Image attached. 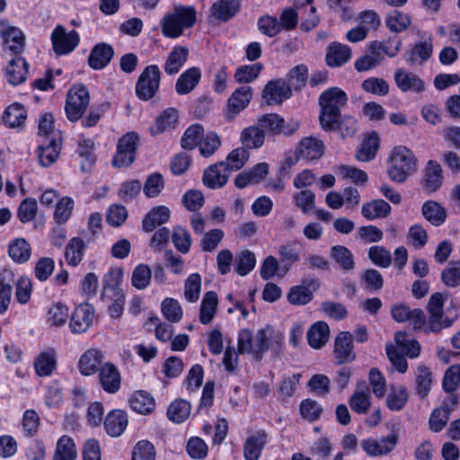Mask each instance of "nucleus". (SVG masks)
I'll use <instances>...</instances> for the list:
<instances>
[{
	"instance_id": "1",
	"label": "nucleus",
	"mask_w": 460,
	"mask_h": 460,
	"mask_svg": "<svg viewBox=\"0 0 460 460\" xmlns=\"http://www.w3.org/2000/svg\"><path fill=\"white\" fill-rule=\"evenodd\" d=\"M348 94L339 87H330L318 99L320 106L319 122L322 128H332L347 106Z\"/></svg>"
},
{
	"instance_id": "2",
	"label": "nucleus",
	"mask_w": 460,
	"mask_h": 460,
	"mask_svg": "<svg viewBox=\"0 0 460 460\" xmlns=\"http://www.w3.org/2000/svg\"><path fill=\"white\" fill-rule=\"evenodd\" d=\"M196 10L193 6L177 5L172 12L166 13L160 22L164 37L176 39L196 23Z\"/></svg>"
},
{
	"instance_id": "3",
	"label": "nucleus",
	"mask_w": 460,
	"mask_h": 460,
	"mask_svg": "<svg viewBox=\"0 0 460 460\" xmlns=\"http://www.w3.org/2000/svg\"><path fill=\"white\" fill-rule=\"evenodd\" d=\"M388 175L397 183L404 182L417 171V159L406 146H395L388 156Z\"/></svg>"
},
{
	"instance_id": "4",
	"label": "nucleus",
	"mask_w": 460,
	"mask_h": 460,
	"mask_svg": "<svg viewBox=\"0 0 460 460\" xmlns=\"http://www.w3.org/2000/svg\"><path fill=\"white\" fill-rule=\"evenodd\" d=\"M90 103V94L87 88L77 84L71 87L66 94L65 111L67 119L75 122L86 111Z\"/></svg>"
},
{
	"instance_id": "5",
	"label": "nucleus",
	"mask_w": 460,
	"mask_h": 460,
	"mask_svg": "<svg viewBox=\"0 0 460 460\" xmlns=\"http://www.w3.org/2000/svg\"><path fill=\"white\" fill-rule=\"evenodd\" d=\"M161 72L156 65H149L140 74L136 84V94L141 101L151 100L160 85Z\"/></svg>"
},
{
	"instance_id": "6",
	"label": "nucleus",
	"mask_w": 460,
	"mask_h": 460,
	"mask_svg": "<svg viewBox=\"0 0 460 460\" xmlns=\"http://www.w3.org/2000/svg\"><path fill=\"white\" fill-rule=\"evenodd\" d=\"M399 435L394 431L387 436L370 437L361 440L360 446L365 454L370 457H381L389 455L396 447Z\"/></svg>"
},
{
	"instance_id": "7",
	"label": "nucleus",
	"mask_w": 460,
	"mask_h": 460,
	"mask_svg": "<svg viewBox=\"0 0 460 460\" xmlns=\"http://www.w3.org/2000/svg\"><path fill=\"white\" fill-rule=\"evenodd\" d=\"M443 295L437 292L429 297L427 309L429 312L428 331L438 332L445 328L452 325L453 320L444 314Z\"/></svg>"
},
{
	"instance_id": "8",
	"label": "nucleus",
	"mask_w": 460,
	"mask_h": 460,
	"mask_svg": "<svg viewBox=\"0 0 460 460\" xmlns=\"http://www.w3.org/2000/svg\"><path fill=\"white\" fill-rule=\"evenodd\" d=\"M290 85L286 79L279 78L269 81L261 92V98L266 105H279L292 96Z\"/></svg>"
},
{
	"instance_id": "9",
	"label": "nucleus",
	"mask_w": 460,
	"mask_h": 460,
	"mask_svg": "<svg viewBox=\"0 0 460 460\" xmlns=\"http://www.w3.org/2000/svg\"><path fill=\"white\" fill-rule=\"evenodd\" d=\"M51 41L55 53L61 56L72 52L78 46L80 37L76 31L66 32L63 26L58 25L51 33Z\"/></svg>"
},
{
	"instance_id": "10",
	"label": "nucleus",
	"mask_w": 460,
	"mask_h": 460,
	"mask_svg": "<svg viewBox=\"0 0 460 460\" xmlns=\"http://www.w3.org/2000/svg\"><path fill=\"white\" fill-rule=\"evenodd\" d=\"M258 124L262 128H267L273 135L283 134L286 136L293 135L299 128V123L296 120H286L276 113H270L261 116L258 119Z\"/></svg>"
},
{
	"instance_id": "11",
	"label": "nucleus",
	"mask_w": 460,
	"mask_h": 460,
	"mask_svg": "<svg viewBox=\"0 0 460 460\" xmlns=\"http://www.w3.org/2000/svg\"><path fill=\"white\" fill-rule=\"evenodd\" d=\"M443 170L436 161L429 160L423 169L420 185L422 190L427 194L438 191L443 183Z\"/></svg>"
},
{
	"instance_id": "12",
	"label": "nucleus",
	"mask_w": 460,
	"mask_h": 460,
	"mask_svg": "<svg viewBox=\"0 0 460 460\" xmlns=\"http://www.w3.org/2000/svg\"><path fill=\"white\" fill-rule=\"evenodd\" d=\"M3 50L10 57H21L25 47V36L16 27H9L2 33Z\"/></svg>"
},
{
	"instance_id": "13",
	"label": "nucleus",
	"mask_w": 460,
	"mask_h": 460,
	"mask_svg": "<svg viewBox=\"0 0 460 460\" xmlns=\"http://www.w3.org/2000/svg\"><path fill=\"white\" fill-rule=\"evenodd\" d=\"M231 174L229 169L223 162L210 165L204 171L202 181L209 189L224 187Z\"/></svg>"
},
{
	"instance_id": "14",
	"label": "nucleus",
	"mask_w": 460,
	"mask_h": 460,
	"mask_svg": "<svg viewBox=\"0 0 460 460\" xmlns=\"http://www.w3.org/2000/svg\"><path fill=\"white\" fill-rule=\"evenodd\" d=\"M319 287L314 279H303L301 285L290 288L288 294V300L292 305H305L313 299V291Z\"/></svg>"
},
{
	"instance_id": "15",
	"label": "nucleus",
	"mask_w": 460,
	"mask_h": 460,
	"mask_svg": "<svg viewBox=\"0 0 460 460\" xmlns=\"http://www.w3.org/2000/svg\"><path fill=\"white\" fill-rule=\"evenodd\" d=\"M113 57V47L106 42H100L93 47L87 63L91 68L102 70L111 63Z\"/></svg>"
},
{
	"instance_id": "16",
	"label": "nucleus",
	"mask_w": 460,
	"mask_h": 460,
	"mask_svg": "<svg viewBox=\"0 0 460 460\" xmlns=\"http://www.w3.org/2000/svg\"><path fill=\"white\" fill-rule=\"evenodd\" d=\"M394 82L397 87L403 93H420L425 91L424 81L412 72L397 69L394 72Z\"/></svg>"
},
{
	"instance_id": "17",
	"label": "nucleus",
	"mask_w": 460,
	"mask_h": 460,
	"mask_svg": "<svg viewBox=\"0 0 460 460\" xmlns=\"http://www.w3.org/2000/svg\"><path fill=\"white\" fill-rule=\"evenodd\" d=\"M203 139V144H220L221 142L219 136L216 132L209 131L204 136L203 126L199 123H194L185 130L181 137V144H202L201 141Z\"/></svg>"
},
{
	"instance_id": "18",
	"label": "nucleus",
	"mask_w": 460,
	"mask_h": 460,
	"mask_svg": "<svg viewBox=\"0 0 460 460\" xmlns=\"http://www.w3.org/2000/svg\"><path fill=\"white\" fill-rule=\"evenodd\" d=\"M353 336L349 332H341L335 338L334 355L339 364L355 359L356 354L352 346Z\"/></svg>"
},
{
	"instance_id": "19",
	"label": "nucleus",
	"mask_w": 460,
	"mask_h": 460,
	"mask_svg": "<svg viewBox=\"0 0 460 460\" xmlns=\"http://www.w3.org/2000/svg\"><path fill=\"white\" fill-rule=\"evenodd\" d=\"M94 309L89 304L78 305L70 319V327L75 333L85 332L92 323Z\"/></svg>"
},
{
	"instance_id": "20",
	"label": "nucleus",
	"mask_w": 460,
	"mask_h": 460,
	"mask_svg": "<svg viewBox=\"0 0 460 460\" xmlns=\"http://www.w3.org/2000/svg\"><path fill=\"white\" fill-rule=\"evenodd\" d=\"M99 380L106 393L115 394L120 387V374L118 368L111 363H106L100 367Z\"/></svg>"
},
{
	"instance_id": "21",
	"label": "nucleus",
	"mask_w": 460,
	"mask_h": 460,
	"mask_svg": "<svg viewBox=\"0 0 460 460\" xmlns=\"http://www.w3.org/2000/svg\"><path fill=\"white\" fill-rule=\"evenodd\" d=\"M29 65L22 57H11L5 68V75L9 84L19 85L22 84L28 74Z\"/></svg>"
},
{
	"instance_id": "22",
	"label": "nucleus",
	"mask_w": 460,
	"mask_h": 460,
	"mask_svg": "<svg viewBox=\"0 0 460 460\" xmlns=\"http://www.w3.org/2000/svg\"><path fill=\"white\" fill-rule=\"evenodd\" d=\"M268 434L259 430L248 437L243 444V457L245 460H259L262 449L267 443Z\"/></svg>"
},
{
	"instance_id": "23",
	"label": "nucleus",
	"mask_w": 460,
	"mask_h": 460,
	"mask_svg": "<svg viewBox=\"0 0 460 460\" xmlns=\"http://www.w3.org/2000/svg\"><path fill=\"white\" fill-rule=\"evenodd\" d=\"M34 369L39 376H49L57 367V352L49 348L40 352L34 359Z\"/></svg>"
},
{
	"instance_id": "24",
	"label": "nucleus",
	"mask_w": 460,
	"mask_h": 460,
	"mask_svg": "<svg viewBox=\"0 0 460 460\" xmlns=\"http://www.w3.org/2000/svg\"><path fill=\"white\" fill-rule=\"evenodd\" d=\"M252 97V89L249 85H243L234 90L227 101L228 112L235 115L243 111Z\"/></svg>"
},
{
	"instance_id": "25",
	"label": "nucleus",
	"mask_w": 460,
	"mask_h": 460,
	"mask_svg": "<svg viewBox=\"0 0 460 460\" xmlns=\"http://www.w3.org/2000/svg\"><path fill=\"white\" fill-rule=\"evenodd\" d=\"M201 78V71L193 66L184 71L177 79L175 91L179 95L190 93L198 85Z\"/></svg>"
},
{
	"instance_id": "26",
	"label": "nucleus",
	"mask_w": 460,
	"mask_h": 460,
	"mask_svg": "<svg viewBox=\"0 0 460 460\" xmlns=\"http://www.w3.org/2000/svg\"><path fill=\"white\" fill-rule=\"evenodd\" d=\"M171 211L165 206L153 208L143 218L142 228L145 232H152L157 226L164 225L169 221Z\"/></svg>"
},
{
	"instance_id": "27",
	"label": "nucleus",
	"mask_w": 460,
	"mask_h": 460,
	"mask_svg": "<svg viewBox=\"0 0 460 460\" xmlns=\"http://www.w3.org/2000/svg\"><path fill=\"white\" fill-rule=\"evenodd\" d=\"M128 425V416L125 411L113 410L109 412L104 420L106 432L111 437L120 436Z\"/></svg>"
},
{
	"instance_id": "28",
	"label": "nucleus",
	"mask_w": 460,
	"mask_h": 460,
	"mask_svg": "<svg viewBox=\"0 0 460 460\" xmlns=\"http://www.w3.org/2000/svg\"><path fill=\"white\" fill-rule=\"evenodd\" d=\"M421 214L434 226L443 225L447 217L446 208L438 202L431 199L422 204Z\"/></svg>"
},
{
	"instance_id": "29",
	"label": "nucleus",
	"mask_w": 460,
	"mask_h": 460,
	"mask_svg": "<svg viewBox=\"0 0 460 460\" xmlns=\"http://www.w3.org/2000/svg\"><path fill=\"white\" fill-rule=\"evenodd\" d=\"M103 359V354L96 349L86 350L80 358L78 367L82 375L90 376L100 369L99 366Z\"/></svg>"
},
{
	"instance_id": "30",
	"label": "nucleus",
	"mask_w": 460,
	"mask_h": 460,
	"mask_svg": "<svg viewBox=\"0 0 460 460\" xmlns=\"http://www.w3.org/2000/svg\"><path fill=\"white\" fill-rule=\"evenodd\" d=\"M351 58V49L347 45L333 42L327 50L326 63L329 66L338 67L347 63Z\"/></svg>"
},
{
	"instance_id": "31",
	"label": "nucleus",
	"mask_w": 460,
	"mask_h": 460,
	"mask_svg": "<svg viewBox=\"0 0 460 460\" xmlns=\"http://www.w3.org/2000/svg\"><path fill=\"white\" fill-rule=\"evenodd\" d=\"M189 49L184 46H176L169 53L164 64V71L167 75L177 74L188 59Z\"/></svg>"
},
{
	"instance_id": "32",
	"label": "nucleus",
	"mask_w": 460,
	"mask_h": 460,
	"mask_svg": "<svg viewBox=\"0 0 460 460\" xmlns=\"http://www.w3.org/2000/svg\"><path fill=\"white\" fill-rule=\"evenodd\" d=\"M433 52L431 40L419 41L405 55V59L410 65H421L429 59Z\"/></svg>"
},
{
	"instance_id": "33",
	"label": "nucleus",
	"mask_w": 460,
	"mask_h": 460,
	"mask_svg": "<svg viewBox=\"0 0 460 460\" xmlns=\"http://www.w3.org/2000/svg\"><path fill=\"white\" fill-rule=\"evenodd\" d=\"M240 0H218L211 7L212 14L222 22L232 19L240 10Z\"/></svg>"
},
{
	"instance_id": "34",
	"label": "nucleus",
	"mask_w": 460,
	"mask_h": 460,
	"mask_svg": "<svg viewBox=\"0 0 460 460\" xmlns=\"http://www.w3.org/2000/svg\"><path fill=\"white\" fill-rule=\"evenodd\" d=\"M308 344L314 349H321L326 344L330 337V329L325 322L314 323L307 332Z\"/></svg>"
},
{
	"instance_id": "35",
	"label": "nucleus",
	"mask_w": 460,
	"mask_h": 460,
	"mask_svg": "<svg viewBox=\"0 0 460 460\" xmlns=\"http://www.w3.org/2000/svg\"><path fill=\"white\" fill-rule=\"evenodd\" d=\"M391 206L384 199H374L362 206L361 213L368 220L385 218L391 214Z\"/></svg>"
},
{
	"instance_id": "36",
	"label": "nucleus",
	"mask_w": 460,
	"mask_h": 460,
	"mask_svg": "<svg viewBox=\"0 0 460 460\" xmlns=\"http://www.w3.org/2000/svg\"><path fill=\"white\" fill-rule=\"evenodd\" d=\"M433 382L431 370L424 366L419 365L416 371L415 390L420 399L428 397Z\"/></svg>"
},
{
	"instance_id": "37",
	"label": "nucleus",
	"mask_w": 460,
	"mask_h": 460,
	"mask_svg": "<svg viewBox=\"0 0 460 460\" xmlns=\"http://www.w3.org/2000/svg\"><path fill=\"white\" fill-rule=\"evenodd\" d=\"M26 119L27 113L24 107L17 102L9 105L3 114V122L8 128L22 127Z\"/></svg>"
},
{
	"instance_id": "38",
	"label": "nucleus",
	"mask_w": 460,
	"mask_h": 460,
	"mask_svg": "<svg viewBox=\"0 0 460 460\" xmlns=\"http://www.w3.org/2000/svg\"><path fill=\"white\" fill-rule=\"evenodd\" d=\"M131 409L141 414L151 413L155 407L154 397L146 391H137L129 399Z\"/></svg>"
},
{
	"instance_id": "39",
	"label": "nucleus",
	"mask_w": 460,
	"mask_h": 460,
	"mask_svg": "<svg viewBox=\"0 0 460 460\" xmlns=\"http://www.w3.org/2000/svg\"><path fill=\"white\" fill-rule=\"evenodd\" d=\"M178 121V111L174 108H168L161 113L155 120L154 127L150 128L151 135L155 136L175 128Z\"/></svg>"
},
{
	"instance_id": "40",
	"label": "nucleus",
	"mask_w": 460,
	"mask_h": 460,
	"mask_svg": "<svg viewBox=\"0 0 460 460\" xmlns=\"http://www.w3.org/2000/svg\"><path fill=\"white\" fill-rule=\"evenodd\" d=\"M8 253L13 261L24 263L31 257V248L24 238H16L9 243Z\"/></svg>"
},
{
	"instance_id": "41",
	"label": "nucleus",
	"mask_w": 460,
	"mask_h": 460,
	"mask_svg": "<svg viewBox=\"0 0 460 460\" xmlns=\"http://www.w3.org/2000/svg\"><path fill=\"white\" fill-rule=\"evenodd\" d=\"M330 256L344 271L355 269V260L352 252L343 245H334L330 250Z\"/></svg>"
},
{
	"instance_id": "42",
	"label": "nucleus",
	"mask_w": 460,
	"mask_h": 460,
	"mask_svg": "<svg viewBox=\"0 0 460 460\" xmlns=\"http://www.w3.org/2000/svg\"><path fill=\"white\" fill-rule=\"evenodd\" d=\"M325 131H337L342 138L351 137L358 131V120L350 115H341L332 128H322Z\"/></svg>"
},
{
	"instance_id": "43",
	"label": "nucleus",
	"mask_w": 460,
	"mask_h": 460,
	"mask_svg": "<svg viewBox=\"0 0 460 460\" xmlns=\"http://www.w3.org/2000/svg\"><path fill=\"white\" fill-rule=\"evenodd\" d=\"M85 243L79 237H73L67 243L65 251L66 262L71 266H77L84 257Z\"/></svg>"
},
{
	"instance_id": "44",
	"label": "nucleus",
	"mask_w": 460,
	"mask_h": 460,
	"mask_svg": "<svg viewBox=\"0 0 460 460\" xmlns=\"http://www.w3.org/2000/svg\"><path fill=\"white\" fill-rule=\"evenodd\" d=\"M217 295L214 291L207 292L202 299L199 312V321L203 324L209 323L217 311Z\"/></svg>"
},
{
	"instance_id": "45",
	"label": "nucleus",
	"mask_w": 460,
	"mask_h": 460,
	"mask_svg": "<svg viewBox=\"0 0 460 460\" xmlns=\"http://www.w3.org/2000/svg\"><path fill=\"white\" fill-rule=\"evenodd\" d=\"M54 119L51 113H44L40 117L38 130L40 136L49 137L52 135L49 144H61L63 137L61 132L53 129Z\"/></svg>"
},
{
	"instance_id": "46",
	"label": "nucleus",
	"mask_w": 460,
	"mask_h": 460,
	"mask_svg": "<svg viewBox=\"0 0 460 460\" xmlns=\"http://www.w3.org/2000/svg\"><path fill=\"white\" fill-rule=\"evenodd\" d=\"M76 456L74 440L68 436H62L57 443L53 460H75Z\"/></svg>"
},
{
	"instance_id": "47",
	"label": "nucleus",
	"mask_w": 460,
	"mask_h": 460,
	"mask_svg": "<svg viewBox=\"0 0 460 460\" xmlns=\"http://www.w3.org/2000/svg\"><path fill=\"white\" fill-rule=\"evenodd\" d=\"M308 79V69L305 65H298L293 67L287 75V83L291 92L301 91L306 84Z\"/></svg>"
},
{
	"instance_id": "48",
	"label": "nucleus",
	"mask_w": 460,
	"mask_h": 460,
	"mask_svg": "<svg viewBox=\"0 0 460 460\" xmlns=\"http://www.w3.org/2000/svg\"><path fill=\"white\" fill-rule=\"evenodd\" d=\"M190 413V403L184 399H177L172 402L167 410L169 420L175 423L183 422Z\"/></svg>"
},
{
	"instance_id": "49",
	"label": "nucleus",
	"mask_w": 460,
	"mask_h": 460,
	"mask_svg": "<svg viewBox=\"0 0 460 460\" xmlns=\"http://www.w3.org/2000/svg\"><path fill=\"white\" fill-rule=\"evenodd\" d=\"M136 146H117V151L112 159V165L116 168L131 165L136 159Z\"/></svg>"
},
{
	"instance_id": "50",
	"label": "nucleus",
	"mask_w": 460,
	"mask_h": 460,
	"mask_svg": "<svg viewBox=\"0 0 460 460\" xmlns=\"http://www.w3.org/2000/svg\"><path fill=\"white\" fill-rule=\"evenodd\" d=\"M302 244L296 241L288 242L279 248V254L281 262L288 267L300 260Z\"/></svg>"
},
{
	"instance_id": "51",
	"label": "nucleus",
	"mask_w": 460,
	"mask_h": 460,
	"mask_svg": "<svg viewBox=\"0 0 460 460\" xmlns=\"http://www.w3.org/2000/svg\"><path fill=\"white\" fill-rule=\"evenodd\" d=\"M121 271L115 269H111L103 277V290L102 298L105 299L110 295L115 293H122L119 285L121 280Z\"/></svg>"
},
{
	"instance_id": "52",
	"label": "nucleus",
	"mask_w": 460,
	"mask_h": 460,
	"mask_svg": "<svg viewBox=\"0 0 460 460\" xmlns=\"http://www.w3.org/2000/svg\"><path fill=\"white\" fill-rule=\"evenodd\" d=\"M262 69L263 65L261 63L241 66L234 73V79L240 84L251 83L259 76Z\"/></svg>"
},
{
	"instance_id": "53",
	"label": "nucleus",
	"mask_w": 460,
	"mask_h": 460,
	"mask_svg": "<svg viewBox=\"0 0 460 460\" xmlns=\"http://www.w3.org/2000/svg\"><path fill=\"white\" fill-rule=\"evenodd\" d=\"M249 159V152L243 146L234 149L226 157V161H222L230 172L238 171L244 166Z\"/></svg>"
},
{
	"instance_id": "54",
	"label": "nucleus",
	"mask_w": 460,
	"mask_h": 460,
	"mask_svg": "<svg viewBox=\"0 0 460 460\" xmlns=\"http://www.w3.org/2000/svg\"><path fill=\"white\" fill-rule=\"evenodd\" d=\"M40 425V418L34 410H26L22 420V432L24 436L32 438L36 436Z\"/></svg>"
},
{
	"instance_id": "55",
	"label": "nucleus",
	"mask_w": 460,
	"mask_h": 460,
	"mask_svg": "<svg viewBox=\"0 0 460 460\" xmlns=\"http://www.w3.org/2000/svg\"><path fill=\"white\" fill-rule=\"evenodd\" d=\"M61 151V146H39L36 150L39 163L43 167L50 166L54 164Z\"/></svg>"
},
{
	"instance_id": "56",
	"label": "nucleus",
	"mask_w": 460,
	"mask_h": 460,
	"mask_svg": "<svg viewBox=\"0 0 460 460\" xmlns=\"http://www.w3.org/2000/svg\"><path fill=\"white\" fill-rule=\"evenodd\" d=\"M270 328L267 327L265 329H261L258 331L253 343H252V355L256 360H261L262 358L263 354L270 349L269 341L270 339Z\"/></svg>"
},
{
	"instance_id": "57",
	"label": "nucleus",
	"mask_w": 460,
	"mask_h": 460,
	"mask_svg": "<svg viewBox=\"0 0 460 460\" xmlns=\"http://www.w3.org/2000/svg\"><path fill=\"white\" fill-rule=\"evenodd\" d=\"M441 280L448 288L460 286V261H452L441 272Z\"/></svg>"
},
{
	"instance_id": "58",
	"label": "nucleus",
	"mask_w": 460,
	"mask_h": 460,
	"mask_svg": "<svg viewBox=\"0 0 460 460\" xmlns=\"http://www.w3.org/2000/svg\"><path fill=\"white\" fill-rule=\"evenodd\" d=\"M174 247L181 253L189 252L191 246V236L189 231L181 226H176L172 234Z\"/></svg>"
},
{
	"instance_id": "59",
	"label": "nucleus",
	"mask_w": 460,
	"mask_h": 460,
	"mask_svg": "<svg viewBox=\"0 0 460 460\" xmlns=\"http://www.w3.org/2000/svg\"><path fill=\"white\" fill-rule=\"evenodd\" d=\"M255 264V254L249 250H244L235 258V271L240 276H245L253 270Z\"/></svg>"
},
{
	"instance_id": "60",
	"label": "nucleus",
	"mask_w": 460,
	"mask_h": 460,
	"mask_svg": "<svg viewBox=\"0 0 460 460\" xmlns=\"http://www.w3.org/2000/svg\"><path fill=\"white\" fill-rule=\"evenodd\" d=\"M164 185L163 175L159 172H154L146 180L143 191L146 197L155 198L163 191Z\"/></svg>"
},
{
	"instance_id": "61",
	"label": "nucleus",
	"mask_w": 460,
	"mask_h": 460,
	"mask_svg": "<svg viewBox=\"0 0 460 460\" xmlns=\"http://www.w3.org/2000/svg\"><path fill=\"white\" fill-rule=\"evenodd\" d=\"M156 451L148 440L138 441L131 452V460H155Z\"/></svg>"
},
{
	"instance_id": "62",
	"label": "nucleus",
	"mask_w": 460,
	"mask_h": 460,
	"mask_svg": "<svg viewBox=\"0 0 460 460\" xmlns=\"http://www.w3.org/2000/svg\"><path fill=\"white\" fill-rule=\"evenodd\" d=\"M363 91L378 95L385 96L389 93V84L380 77H369L361 84Z\"/></svg>"
},
{
	"instance_id": "63",
	"label": "nucleus",
	"mask_w": 460,
	"mask_h": 460,
	"mask_svg": "<svg viewBox=\"0 0 460 460\" xmlns=\"http://www.w3.org/2000/svg\"><path fill=\"white\" fill-rule=\"evenodd\" d=\"M152 271L148 265L138 264L132 272L131 283L137 289L146 288L151 280Z\"/></svg>"
},
{
	"instance_id": "64",
	"label": "nucleus",
	"mask_w": 460,
	"mask_h": 460,
	"mask_svg": "<svg viewBox=\"0 0 460 460\" xmlns=\"http://www.w3.org/2000/svg\"><path fill=\"white\" fill-rule=\"evenodd\" d=\"M409 394L404 386L393 388L386 399L387 407L392 411H400L406 404Z\"/></svg>"
}]
</instances>
